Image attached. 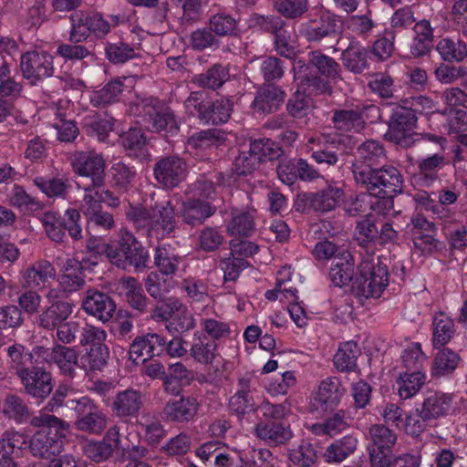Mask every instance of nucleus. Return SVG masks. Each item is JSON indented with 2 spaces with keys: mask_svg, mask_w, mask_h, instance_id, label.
<instances>
[{
  "mask_svg": "<svg viewBox=\"0 0 467 467\" xmlns=\"http://www.w3.org/2000/svg\"><path fill=\"white\" fill-rule=\"evenodd\" d=\"M285 97L286 93L281 87L263 84L255 91L252 108L258 114H271L281 108Z\"/></svg>",
  "mask_w": 467,
  "mask_h": 467,
  "instance_id": "5701e85b",
  "label": "nucleus"
},
{
  "mask_svg": "<svg viewBox=\"0 0 467 467\" xmlns=\"http://www.w3.org/2000/svg\"><path fill=\"white\" fill-rule=\"evenodd\" d=\"M23 91L24 83L12 77L10 64L4 60L0 65V99L17 100Z\"/></svg>",
  "mask_w": 467,
  "mask_h": 467,
  "instance_id": "5fc2aeb1",
  "label": "nucleus"
},
{
  "mask_svg": "<svg viewBox=\"0 0 467 467\" xmlns=\"http://www.w3.org/2000/svg\"><path fill=\"white\" fill-rule=\"evenodd\" d=\"M252 152L257 156L260 163L281 160L285 151L283 148L276 141L262 138L250 140Z\"/></svg>",
  "mask_w": 467,
  "mask_h": 467,
  "instance_id": "e2e57ef3",
  "label": "nucleus"
},
{
  "mask_svg": "<svg viewBox=\"0 0 467 467\" xmlns=\"http://www.w3.org/2000/svg\"><path fill=\"white\" fill-rule=\"evenodd\" d=\"M74 304L70 300L58 299L42 309L37 318L40 327L53 331L66 322L73 313Z\"/></svg>",
  "mask_w": 467,
  "mask_h": 467,
  "instance_id": "7c9ffc66",
  "label": "nucleus"
},
{
  "mask_svg": "<svg viewBox=\"0 0 467 467\" xmlns=\"http://www.w3.org/2000/svg\"><path fill=\"white\" fill-rule=\"evenodd\" d=\"M197 399L190 395H179L167 401L163 413L172 422L185 423L194 419L199 410Z\"/></svg>",
  "mask_w": 467,
  "mask_h": 467,
  "instance_id": "393cba45",
  "label": "nucleus"
},
{
  "mask_svg": "<svg viewBox=\"0 0 467 467\" xmlns=\"http://www.w3.org/2000/svg\"><path fill=\"white\" fill-rule=\"evenodd\" d=\"M216 211L210 202L193 197L182 202L179 216L184 223L195 227L203 224Z\"/></svg>",
  "mask_w": 467,
  "mask_h": 467,
  "instance_id": "a878e982",
  "label": "nucleus"
},
{
  "mask_svg": "<svg viewBox=\"0 0 467 467\" xmlns=\"http://www.w3.org/2000/svg\"><path fill=\"white\" fill-rule=\"evenodd\" d=\"M19 379L25 393L38 404L47 400L54 389L52 374L43 367L32 366L29 370L21 372Z\"/></svg>",
  "mask_w": 467,
  "mask_h": 467,
  "instance_id": "a211bd4d",
  "label": "nucleus"
},
{
  "mask_svg": "<svg viewBox=\"0 0 467 467\" xmlns=\"http://www.w3.org/2000/svg\"><path fill=\"white\" fill-rule=\"evenodd\" d=\"M447 164L445 151L435 150L424 158L417 161L419 180L424 186H431L439 180V172Z\"/></svg>",
  "mask_w": 467,
  "mask_h": 467,
  "instance_id": "72a5a7b5",
  "label": "nucleus"
},
{
  "mask_svg": "<svg viewBox=\"0 0 467 467\" xmlns=\"http://www.w3.org/2000/svg\"><path fill=\"white\" fill-rule=\"evenodd\" d=\"M357 275L354 256L348 251L338 253L333 259L329 270V278L335 286L342 287L353 284Z\"/></svg>",
  "mask_w": 467,
  "mask_h": 467,
  "instance_id": "c85d7f7f",
  "label": "nucleus"
},
{
  "mask_svg": "<svg viewBox=\"0 0 467 467\" xmlns=\"http://www.w3.org/2000/svg\"><path fill=\"white\" fill-rule=\"evenodd\" d=\"M455 395L442 391H428L418 407L421 410L424 419L432 421L451 413Z\"/></svg>",
  "mask_w": 467,
  "mask_h": 467,
  "instance_id": "cd10ccee",
  "label": "nucleus"
},
{
  "mask_svg": "<svg viewBox=\"0 0 467 467\" xmlns=\"http://www.w3.org/2000/svg\"><path fill=\"white\" fill-rule=\"evenodd\" d=\"M36 185L48 198L66 199L69 189L71 188L68 179L63 177H36L34 179Z\"/></svg>",
  "mask_w": 467,
  "mask_h": 467,
  "instance_id": "13d9d810",
  "label": "nucleus"
},
{
  "mask_svg": "<svg viewBox=\"0 0 467 467\" xmlns=\"http://www.w3.org/2000/svg\"><path fill=\"white\" fill-rule=\"evenodd\" d=\"M123 87V81L119 78L109 80L100 89L90 94V104L97 108H104L119 101Z\"/></svg>",
  "mask_w": 467,
  "mask_h": 467,
  "instance_id": "09e8293b",
  "label": "nucleus"
},
{
  "mask_svg": "<svg viewBox=\"0 0 467 467\" xmlns=\"http://www.w3.org/2000/svg\"><path fill=\"white\" fill-rule=\"evenodd\" d=\"M40 221L47 236L52 242L57 244H66L67 242V234L64 233L60 213L52 211L46 212Z\"/></svg>",
  "mask_w": 467,
  "mask_h": 467,
  "instance_id": "774afa93",
  "label": "nucleus"
},
{
  "mask_svg": "<svg viewBox=\"0 0 467 467\" xmlns=\"http://www.w3.org/2000/svg\"><path fill=\"white\" fill-rule=\"evenodd\" d=\"M109 260L120 269L133 267L136 271L149 267L150 262L148 250L129 234L109 244Z\"/></svg>",
  "mask_w": 467,
  "mask_h": 467,
  "instance_id": "0eeeda50",
  "label": "nucleus"
},
{
  "mask_svg": "<svg viewBox=\"0 0 467 467\" xmlns=\"http://www.w3.org/2000/svg\"><path fill=\"white\" fill-rule=\"evenodd\" d=\"M217 343L212 341L206 335L195 332L190 348L193 359L201 364H212L217 349Z\"/></svg>",
  "mask_w": 467,
  "mask_h": 467,
  "instance_id": "de8ad7c7",
  "label": "nucleus"
},
{
  "mask_svg": "<svg viewBox=\"0 0 467 467\" xmlns=\"http://www.w3.org/2000/svg\"><path fill=\"white\" fill-rule=\"evenodd\" d=\"M20 68L24 78L31 85L53 76L54 57L46 51H28L20 57Z\"/></svg>",
  "mask_w": 467,
  "mask_h": 467,
  "instance_id": "dca6fc26",
  "label": "nucleus"
},
{
  "mask_svg": "<svg viewBox=\"0 0 467 467\" xmlns=\"http://www.w3.org/2000/svg\"><path fill=\"white\" fill-rule=\"evenodd\" d=\"M137 176L134 166H130L122 161L114 163L110 168L111 187L119 193L128 192Z\"/></svg>",
  "mask_w": 467,
  "mask_h": 467,
  "instance_id": "864d4df0",
  "label": "nucleus"
},
{
  "mask_svg": "<svg viewBox=\"0 0 467 467\" xmlns=\"http://www.w3.org/2000/svg\"><path fill=\"white\" fill-rule=\"evenodd\" d=\"M436 50L442 60L447 62H462L467 57V45L462 40L454 41L451 38H441Z\"/></svg>",
  "mask_w": 467,
  "mask_h": 467,
  "instance_id": "0e129e2a",
  "label": "nucleus"
},
{
  "mask_svg": "<svg viewBox=\"0 0 467 467\" xmlns=\"http://www.w3.org/2000/svg\"><path fill=\"white\" fill-rule=\"evenodd\" d=\"M387 155L383 145L374 140H368L357 148V156L352 164L355 182L368 178V175L385 164Z\"/></svg>",
  "mask_w": 467,
  "mask_h": 467,
  "instance_id": "9b49d317",
  "label": "nucleus"
},
{
  "mask_svg": "<svg viewBox=\"0 0 467 467\" xmlns=\"http://www.w3.org/2000/svg\"><path fill=\"white\" fill-rule=\"evenodd\" d=\"M81 306L87 314L103 323L113 317L117 308L114 300L109 294L95 289H89L85 293Z\"/></svg>",
  "mask_w": 467,
  "mask_h": 467,
  "instance_id": "4be33fe9",
  "label": "nucleus"
},
{
  "mask_svg": "<svg viewBox=\"0 0 467 467\" xmlns=\"http://www.w3.org/2000/svg\"><path fill=\"white\" fill-rule=\"evenodd\" d=\"M368 50L358 41H351L341 53L343 66L354 74H361L368 68Z\"/></svg>",
  "mask_w": 467,
  "mask_h": 467,
  "instance_id": "4c0bfd02",
  "label": "nucleus"
},
{
  "mask_svg": "<svg viewBox=\"0 0 467 467\" xmlns=\"http://www.w3.org/2000/svg\"><path fill=\"white\" fill-rule=\"evenodd\" d=\"M256 376L254 371H247L237 379V389L229 400V410L239 420L245 415L257 411V405L253 393L256 390Z\"/></svg>",
  "mask_w": 467,
  "mask_h": 467,
  "instance_id": "f8f14e48",
  "label": "nucleus"
},
{
  "mask_svg": "<svg viewBox=\"0 0 467 467\" xmlns=\"http://www.w3.org/2000/svg\"><path fill=\"white\" fill-rule=\"evenodd\" d=\"M104 55L112 65H123L132 59L140 57L139 48L135 45L125 42L107 40L104 43Z\"/></svg>",
  "mask_w": 467,
  "mask_h": 467,
  "instance_id": "58836bf2",
  "label": "nucleus"
},
{
  "mask_svg": "<svg viewBox=\"0 0 467 467\" xmlns=\"http://www.w3.org/2000/svg\"><path fill=\"white\" fill-rule=\"evenodd\" d=\"M230 80L229 65L215 63L205 71L192 77V82L199 88L215 91Z\"/></svg>",
  "mask_w": 467,
  "mask_h": 467,
  "instance_id": "c9c22d12",
  "label": "nucleus"
},
{
  "mask_svg": "<svg viewBox=\"0 0 467 467\" xmlns=\"http://www.w3.org/2000/svg\"><path fill=\"white\" fill-rule=\"evenodd\" d=\"M109 259V244H104L101 240L91 236L87 240L85 248L80 251V258L78 262L92 272L97 266L103 255Z\"/></svg>",
  "mask_w": 467,
  "mask_h": 467,
  "instance_id": "8fccbe9b",
  "label": "nucleus"
},
{
  "mask_svg": "<svg viewBox=\"0 0 467 467\" xmlns=\"http://www.w3.org/2000/svg\"><path fill=\"white\" fill-rule=\"evenodd\" d=\"M131 115L140 118L147 129L162 136L174 137L180 131V121L174 110L153 96H136L130 103Z\"/></svg>",
  "mask_w": 467,
  "mask_h": 467,
  "instance_id": "7ed1b4c3",
  "label": "nucleus"
},
{
  "mask_svg": "<svg viewBox=\"0 0 467 467\" xmlns=\"http://www.w3.org/2000/svg\"><path fill=\"white\" fill-rule=\"evenodd\" d=\"M189 115L205 125H222L226 123L233 112L234 102L228 98L214 100L204 99L200 91L191 92L184 101Z\"/></svg>",
  "mask_w": 467,
  "mask_h": 467,
  "instance_id": "423d86ee",
  "label": "nucleus"
},
{
  "mask_svg": "<svg viewBox=\"0 0 467 467\" xmlns=\"http://www.w3.org/2000/svg\"><path fill=\"white\" fill-rule=\"evenodd\" d=\"M145 403V394L140 389L127 388L119 390L112 398L109 408L112 416L128 422L132 419H137L140 414Z\"/></svg>",
  "mask_w": 467,
  "mask_h": 467,
  "instance_id": "6ab92c4d",
  "label": "nucleus"
},
{
  "mask_svg": "<svg viewBox=\"0 0 467 467\" xmlns=\"http://www.w3.org/2000/svg\"><path fill=\"white\" fill-rule=\"evenodd\" d=\"M109 349L107 345L87 348L80 358V367L87 372L102 371L108 364Z\"/></svg>",
  "mask_w": 467,
  "mask_h": 467,
  "instance_id": "4d7b16f0",
  "label": "nucleus"
},
{
  "mask_svg": "<svg viewBox=\"0 0 467 467\" xmlns=\"http://www.w3.org/2000/svg\"><path fill=\"white\" fill-rule=\"evenodd\" d=\"M331 121L339 131L359 133L365 129V122L357 105L352 109L332 110Z\"/></svg>",
  "mask_w": 467,
  "mask_h": 467,
  "instance_id": "ea45409f",
  "label": "nucleus"
},
{
  "mask_svg": "<svg viewBox=\"0 0 467 467\" xmlns=\"http://www.w3.org/2000/svg\"><path fill=\"white\" fill-rule=\"evenodd\" d=\"M254 435L270 446L286 443L293 432L287 420H259L254 426Z\"/></svg>",
  "mask_w": 467,
  "mask_h": 467,
  "instance_id": "bb28decb",
  "label": "nucleus"
},
{
  "mask_svg": "<svg viewBox=\"0 0 467 467\" xmlns=\"http://www.w3.org/2000/svg\"><path fill=\"white\" fill-rule=\"evenodd\" d=\"M426 380V375L420 371L404 372L397 379L398 392L401 400L410 399L415 396Z\"/></svg>",
  "mask_w": 467,
  "mask_h": 467,
  "instance_id": "680f3d73",
  "label": "nucleus"
},
{
  "mask_svg": "<svg viewBox=\"0 0 467 467\" xmlns=\"http://www.w3.org/2000/svg\"><path fill=\"white\" fill-rule=\"evenodd\" d=\"M356 183L368 195L378 198L379 212L387 213L394 208V197L402 192L404 180L397 167L385 163Z\"/></svg>",
  "mask_w": 467,
  "mask_h": 467,
  "instance_id": "20e7f679",
  "label": "nucleus"
},
{
  "mask_svg": "<svg viewBox=\"0 0 467 467\" xmlns=\"http://www.w3.org/2000/svg\"><path fill=\"white\" fill-rule=\"evenodd\" d=\"M361 351L354 341L341 343L334 356L333 363L339 372H352L358 368L357 360Z\"/></svg>",
  "mask_w": 467,
  "mask_h": 467,
  "instance_id": "a18cd8bd",
  "label": "nucleus"
},
{
  "mask_svg": "<svg viewBox=\"0 0 467 467\" xmlns=\"http://www.w3.org/2000/svg\"><path fill=\"white\" fill-rule=\"evenodd\" d=\"M316 212L327 213L334 211L345 199V192L342 187L336 183H329L322 190L315 192Z\"/></svg>",
  "mask_w": 467,
  "mask_h": 467,
  "instance_id": "c03bdc74",
  "label": "nucleus"
},
{
  "mask_svg": "<svg viewBox=\"0 0 467 467\" xmlns=\"http://www.w3.org/2000/svg\"><path fill=\"white\" fill-rule=\"evenodd\" d=\"M337 16L327 9H322L315 18L299 26V35L308 43L319 44L323 39L334 37L337 32Z\"/></svg>",
  "mask_w": 467,
  "mask_h": 467,
  "instance_id": "4468645a",
  "label": "nucleus"
},
{
  "mask_svg": "<svg viewBox=\"0 0 467 467\" xmlns=\"http://www.w3.org/2000/svg\"><path fill=\"white\" fill-rule=\"evenodd\" d=\"M292 70L298 88L312 95L331 94V82L342 79L339 63L319 49L309 51L306 59L296 58Z\"/></svg>",
  "mask_w": 467,
  "mask_h": 467,
  "instance_id": "f257e3e1",
  "label": "nucleus"
},
{
  "mask_svg": "<svg viewBox=\"0 0 467 467\" xmlns=\"http://www.w3.org/2000/svg\"><path fill=\"white\" fill-rule=\"evenodd\" d=\"M462 363L457 351L442 347L435 354L431 367V376L433 379L449 378L453 375Z\"/></svg>",
  "mask_w": 467,
  "mask_h": 467,
  "instance_id": "f704fd0d",
  "label": "nucleus"
},
{
  "mask_svg": "<svg viewBox=\"0 0 467 467\" xmlns=\"http://www.w3.org/2000/svg\"><path fill=\"white\" fill-rule=\"evenodd\" d=\"M387 259L374 254L361 256L357 265L353 292L360 297H379L389 283Z\"/></svg>",
  "mask_w": 467,
  "mask_h": 467,
  "instance_id": "39448f33",
  "label": "nucleus"
},
{
  "mask_svg": "<svg viewBox=\"0 0 467 467\" xmlns=\"http://www.w3.org/2000/svg\"><path fill=\"white\" fill-rule=\"evenodd\" d=\"M30 425L39 428L27 441V450L36 458L52 460L64 450L69 432L67 421L48 413H40L30 419Z\"/></svg>",
  "mask_w": 467,
  "mask_h": 467,
  "instance_id": "f03ea898",
  "label": "nucleus"
},
{
  "mask_svg": "<svg viewBox=\"0 0 467 467\" xmlns=\"http://www.w3.org/2000/svg\"><path fill=\"white\" fill-rule=\"evenodd\" d=\"M455 333V325L452 318L441 312L433 317L432 344L436 349L445 347Z\"/></svg>",
  "mask_w": 467,
  "mask_h": 467,
  "instance_id": "603ef678",
  "label": "nucleus"
},
{
  "mask_svg": "<svg viewBox=\"0 0 467 467\" xmlns=\"http://www.w3.org/2000/svg\"><path fill=\"white\" fill-rule=\"evenodd\" d=\"M208 25L217 38L223 36H236L239 33L238 20L229 13L221 11L212 15Z\"/></svg>",
  "mask_w": 467,
  "mask_h": 467,
  "instance_id": "bf43d9fd",
  "label": "nucleus"
},
{
  "mask_svg": "<svg viewBox=\"0 0 467 467\" xmlns=\"http://www.w3.org/2000/svg\"><path fill=\"white\" fill-rule=\"evenodd\" d=\"M356 140L347 134H323L311 149V158L323 167H337L345 157L355 148Z\"/></svg>",
  "mask_w": 467,
  "mask_h": 467,
  "instance_id": "6e6552de",
  "label": "nucleus"
},
{
  "mask_svg": "<svg viewBox=\"0 0 467 467\" xmlns=\"http://www.w3.org/2000/svg\"><path fill=\"white\" fill-rule=\"evenodd\" d=\"M113 119L98 113L89 114L84 117L82 129L89 136L96 138L99 141L104 142L113 130Z\"/></svg>",
  "mask_w": 467,
  "mask_h": 467,
  "instance_id": "49530a36",
  "label": "nucleus"
},
{
  "mask_svg": "<svg viewBox=\"0 0 467 467\" xmlns=\"http://www.w3.org/2000/svg\"><path fill=\"white\" fill-rule=\"evenodd\" d=\"M27 449V439L24 433L7 431L0 439V456L5 460L22 457L24 450Z\"/></svg>",
  "mask_w": 467,
  "mask_h": 467,
  "instance_id": "37998d69",
  "label": "nucleus"
},
{
  "mask_svg": "<svg viewBox=\"0 0 467 467\" xmlns=\"http://www.w3.org/2000/svg\"><path fill=\"white\" fill-rule=\"evenodd\" d=\"M358 439L354 435H346L333 441L323 454L326 462L340 463L352 455L357 450Z\"/></svg>",
  "mask_w": 467,
  "mask_h": 467,
  "instance_id": "a19ab883",
  "label": "nucleus"
},
{
  "mask_svg": "<svg viewBox=\"0 0 467 467\" xmlns=\"http://www.w3.org/2000/svg\"><path fill=\"white\" fill-rule=\"evenodd\" d=\"M153 259L158 271L166 276L175 275L182 262V257L171 245L156 247Z\"/></svg>",
  "mask_w": 467,
  "mask_h": 467,
  "instance_id": "79ce46f5",
  "label": "nucleus"
},
{
  "mask_svg": "<svg viewBox=\"0 0 467 467\" xmlns=\"http://www.w3.org/2000/svg\"><path fill=\"white\" fill-rule=\"evenodd\" d=\"M187 163L179 155L160 158L153 166V177L162 188L177 187L187 175Z\"/></svg>",
  "mask_w": 467,
  "mask_h": 467,
  "instance_id": "f3484780",
  "label": "nucleus"
},
{
  "mask_svg": "<svg viewBox=\"0 0 467 467\" xmlns=\"http://www.w3.org/2000/svg\"><path fill=\"white\" fill-rule=\"evenodd\" d=\"M346 389L337 377H327L323 379L313 393L310 408L316 412H332L341 402Z\"/></svg>",
  "mask_w": 467,
  "mask_h": 467,
  "instance_id": "2eb2a0df",
  "label": "nucleus"
},
{
  "mask_svg": "<svg viewBox=\"0 0 467 467\" xmlns=\"http://www.w3.org/2000/svg\"><path fill=\"white\" fill-rule=\"evenodd\" d=\"M49 360L58 368L60 375L73 379L78 368V355L75 348L55 344L49 352Z\"/></svg>",
  "mask_w": 467,
  "mask_h": 467,
  "instance_id": "473e14b6",
  "label": "nucleus"
},
{
  "mask_svg": "<svg viewBox=\"0 0 467 467\" xmlns=\"http://www.w3.org/2000/svg\"><path fill=\"white\" fill-rule=\"evenodd\" d=\"M395 431L384 424H372L368 431V445L394 449L397 442Z\"/></svg>",
  "mask_w": 467,
  "mask_h": 467,
  "instance_id": "338daca9",
  "label": "nucleus"
},
{
  "mask_svg": "<svg viewBox=\"0 0 467 467\" xmlns=\"http://www.w3.org/2000/svg\"><path fill=\"white\" fill-rule=\"evenodd\" d=\"M55 276L56 269L52 264L47 260H41L26 269L24 279L27 286L39 287L43 286L49 278Z\"/></svg>",
  "mask_w": 467,
  "mask_h": 467,
  "instance_id": "052dcab7",
  "label": "nucleus"
},
{
  "mask_svg": "<svg viewBox=\"0 0 467 467\" xmlns=\"http://www.w3.org/2000/svg\"><path fill=\"white\" fill-rule=\"evenodd\" d=\"M276 172L278 179L288 186L294 185L297 180L311 182L322 177L319 171L303 158L280 160Z\"/></svg>",
  "mask_w": 467,
  "mask_h": 467,
  "instance_id": "aec40b11",
  "label": "nucleus"
},
{
  "mask_svg": "<svg viewBox=\"0 0 467 467\" xmlns=\"http://www.w3.org/2000/svg\"><path fill=\"white\" fill-rule=\"evenodd\" d=\"M122 286L125 288V300L130 307L142 315L147 312L150 299L145 296L142 286L134 277L123 279Z\"/></svg>",
  "mask_w": 467,
  "mask_h": 467,
  "instance_id": "3c124183",
  "label": "nucleus"
},
{
  "mask_svg": "<svg viewBox=\"0 0 467 467\" xmlns=\"http://www.w3.org/2000/svg\"><path fill=\"white\" fill-rule=\"evenodd\" d=\"M255 211H234L227 232L233 236H251L255 231Z\"/></svg>",
  "mask_w": 467,
  "mask_h": 467,
  "instance_id": "6e6d98bb",
  "label": "nucleus"
},
{
  "mask_svg": "<svg viewBox=\"0 0 467 467\" xmlns=\"http://www.w3.org/2000/svg\"><path fill=\"white\" fill-rule=\"evenodd\" d=\"M189 43L191 47L197 52L217 49L221 44L220 39L217 38L209 25L192 31L189 36Z\"/></svg>",
  "mask_w": 467,
  "mask_h": 467,
  "instance_id": "69168bd1",
  "label": "nucleus"
},
{
  "mask_svg": "<svg viewBox=\"0 0 467 467\" xmlns=\"http://www.w3.org/2000/svg\"><path fill=\"white\" fill-rule=\"evenodd\" d=\"M78 262V257L67 258L58 275V284L66 293L79 291L86 285V271L88 268Z\"/></svg>",
  "mask_w": 467,
  "mask_h": 467,
  "instance_id": "c756f323",
  "label": "nucleus"
},
{
  "mask_svg": "<svg viewBox=\"0 0 467 467\" xmlns=\"http://www.w3.org/2000/svg\"><path fill=\"white\" fill-rule=\"evenodd\" d=\"M352 423L351 417L345 410H335L327 418L311 426V431L315 435H327L335 437L348 430Z\"/></svg>",
  "mask_w": 467,
  "mask_h": 467,
  "instance_id": "e433bc0d",
  "label": "nucleus"
},
{
  "mask_svg": "<svg viewBox=\"0 0 467 467\" xmlns=\"http://www.w3.org/2000/svg\"><path fill=\"white\" fill-rule=\"evenodd\" d=\"M76 419L74 428L89 435L99 436L108 427L109 417L100 406L88 396L68 400Z\"/></svg>",
  "mask_w": 467,
  "mask_h": 467,
  "instance_id": "1a4fd4ad",
  "label": "nucleus"
},
{
  "mask_svg": "<svg viewBox=\"0 0 467 467\" xmlns=\"http://www.w3.org/2000/svg\"><path fill=\"white\" fill-rule=\"evenodd\" d=\"M165 337L149 332L137 336L130 345V359L137 363L139 359L145 362L154 357L164 354Z\"/></svg>",
  "mask_w": 467,
  "mask_h": 467,
  "instance_id": "412c9836",
  "label": "nucleus"
},
{
  "mask_svg": "<svg viewBox=\"0 0 467 467\" xmlns=\"http://www.w3.org/2000/svg\"><path fill=\"white\" fill-rule=\"evenodd\" d=\"M151 238L162 239L176 228L175 210L171 202H156L151 207Z\"/></svg>",
  "mask_w": 467,
  "mask_h": 467,
  "instance_id": "b1692460",
  "label": "nucleus"
},
{
  "mask_svg": "<svg viewBox=\"0 0 467 467\" xmlns=\"http://www.w3.org/2000/svg\"><path fill=\"white\" fill-rule=\"evenodd\" d=\"M227 140V133L220 129H207L193 132L187 140L188 146L197 154L208 153L223 145Z\"/></svg>",
  "mask_w": 467,
  "mask_h": 467,
  "instance_id": "2f4dec72",
  "label": "nucleus"
},
{
  "mask_svg": "<svg viewBox=\"0 0 467 467\" xmlns=\"http://www.w3.org/2000/svg\"><path fill=\"white\" fill-rule=\"evenodd\" d=\"M418 117L402 101L396 105L391 111L388 121L386 140L403 148H410L414 144L413 130L417 127Z\"/></svg>",
  "mask_w": 467,
  "mask_h": 467,
  "instance_id": "9d476101",
  "label": "nucleus"
},
{
  "mask_svg": "<svg viewBox=\"0 0 467 467\" xmlns=\"http://www.w3.org/2000/svg\"><path fill=\"white\" fill-rule=\"evenodd\" d=\"M73 171L89 179L88 184L99 187L105 182L106 163L101 153L95 150L76 151L71 157Z\"/></svg>",
  "mask_w": 467,
  "mask_h": 467,
  "instance_id": "ddd939ff",
  "label": "nucleus"
}]
</instances>
